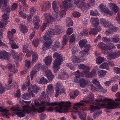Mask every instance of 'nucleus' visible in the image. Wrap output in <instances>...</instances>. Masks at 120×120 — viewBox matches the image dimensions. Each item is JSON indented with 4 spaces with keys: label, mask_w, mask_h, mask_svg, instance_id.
I'll list each match as a JSON object with an SVG mask.
<instances>
[{
    "label": "nucleus",
    "mask_w": 120,
    "mask_h": 120,
    "mask_svg": "<svg viewBox=\"0 0 120 120\" xmlns=\"http://www.w3.org/2000/svg\"><path fill=\"white\" fill-rule=\"evenodd\" d=\"M104 60V58L103 57L99 56L96 59V63L98 64H100L103 62Z\"/></svg>",
    "instance_id": "2f4dec72"
},
{
    "label": "nucleus",
    "mask_w": 120,
    "mask_h": 120,
    "mask_svg": "<svg viewBox=\"0 0 120 120\" xmlns=\"http://www.w3.org/2000/svg\"><path fill=\"white\" fill-rule=\"evenodd\" d=\"M52 57L51 56H48L46 57L44 60L45 62L47 65H50L52 61Z\"/></svg>",
    "instance_id": "6ab92c4d"
},
{
    "label": "nucleus",
    "mask_w": 120,
    "mask_h": 120,
    "mask_svg": "<svg viewBox=\"0 0 120 120\" xmlns=\"http://www.w3.org/2000/svg\"><path fill=\"white\" fill-rule=\"evenodd\" d=\"M42 65L41 64H38L36 65L35 66L34 68L35 70H37V71H39L41 69Z\"/></svg>",
    "instance_id": "58836bf2"
},
{
    "label": "nucleus",
    "mask_w": 120,
    "mask_h": 120,
    "mask_svg": "<svg viewBox=\"0 0 120 120\" xmlns=\"http://www.w3.org/2000/svg\"><path fill=\"white\" fill-rule=\"evenodd\" d=\"M96 73V71L95 70L92 71L90 73H88L87 74L88 75V77H91L92 76H94L95 75Z\"/></svg>",
    "instance_id": "8fccbe9b"
},
{
    "label": "nucleus",
    "mask_w": 120,
    "mask_h": 120,
    "mask_svg": "<svg viewBox=\"0 0 120 120\" xmlns=\"http://www.w3.org/2000/svg\"><path fill=\"white\" fill-rule=\"evenodd\" d=\"M45 20L48 23H51V22L53 20V18L51 16H49L48 18H46Z\"/></svg>",
    "instance_id": "680f3d73"
},
{
    "label": "nucleus",
    "mask_w": 120,
    "mask_h": 120,
    "mask_svg": "<svg viewBox=\"0 0 120 120\" xmlns=\"http://www.w3.org/2000/svg\"><path fill=\"white\" fill-rule=\"evenodd\" d=\"M116 96L117 99H115V101H120V92H118L116 94Z\"/></svg>",
    "instance_id": "bf43d9fd"
},
{
    "label": "nucleus",
    "mask_w": 120,
    "mask_h": 120,
    "mask_svg": "<svg viewBox=\"0 0 120 120\" xmlns=\"http://www.w3.org/2000/svg\"><path fill=\"white\" fill-rule=\"evenodd\" d=\"M89 4H86L87 6L88 7H90V6H93L94 4V0H88Z\"/></svg>",
    "instance_id": "4d7b16f0"
},
{
    "label": "nucleus",
    "mask_w": 120,
    "mask_h": 120,
    "mask_svg": "<svg viewBox=\"0 0 120 120\" xmlns=\"http://www.w3.org/2000/svg\"><path fill=\"white\" fill-rule=\"evenodd\" d=\"M25 65L26 67L29 68L31 67V62L29 60H25Z\"/></svg>",
    "instance_id": "09e8293b"
},
{
    "label": "nucleus",
    "mask_w": 120,
    "mask_h": 120,
    "mask_svg": "<svg viewBox=\"0 0 120 120\" xmlns=\"http://www.w3.org/2000/svg\"><path fill=\"white\" fill-rule=\"evenodd\" d=\"M53 57L55 59L54 63L61 65L63 61L62 57L60 54L57 52H55L53 54Z\"/></svg>",
    "instance_id": "39448f33"
},
{
    "label": "nucleus",
    "mask_w": 120,
    "mask_h": 120,
    "mask_svg": "<svg viewBox=\"0 0 120 120\" xmlns=\"http://www.w3.org/2000/svg\"><path fill=\"white\" fill-rule=\"evenodd\" d=\"M60 42L57 41L55 42V43L52 49L53 51H55L56 49L59 47Z\"/></svg>",
    "instance_id": "c9c22d12"
},
{
    "label": "nucleus",
    "mask_w": 120,
    "mask_h": 120,
    "mask_svg": "<svg viewBox=\"0 0 120 120\" xmlns=\"http://www.w3.org/2000/svg\"><path fill=\"white\" fill-rule=\"evenodd\" d=\"M84 105V104L83 103H77L74 104L73 108L76 111L72 110L71 111V117L72 119L75 120L76 119V117L74 115V114L75 113L77 114V112H78V107L80 108V106H83Z\"/></svg>",
    "instance_id": "423d86ee"
},
{
    "label": "nucleus",
    "mask_w": 120,
    "mask_h": 120,
    "mask_svg": "<svg viewBox=\"0 0 120 120\" xmlns=\"http://www.w3.org/2000/svg\"><path fill=\"white\" fill-rule=\"evenodd\" d=\"M60 89H55L56 90V93L55 94V96L57 97L59 94H61L63 93L64 94L65 93V91L64 89H62L60 91Z\"/></svg>",
    "instance_id": "4be33fe9"
},
{
    "label": "nucleus",
    "mask_w": 120,
    "mask_h": 120,
    "mask_svg": "<svg viewBox=\"0 0 120 120\" xmlns=\"http://www.w3.org/2000/svg\"><path fill=\"white\" fill-rule=\"evenodd\" d=\"M71 104L70 102L69 101H61L60 103L55 102L50 103L52 106L58 105V107H55L54 109L56 112L60 113L68 112L69 108L71 106Z\"/></svg>",
    "instance_id": "f03ea898"
},
{
    "label": "nucleus",
    "mask_w": 120,
    "mask_h": 120,
    "mask_svg": "<svg viewBox=\"0 0 120 120\" xmlns=\"http://www.w3.org/2000/svg\"><path fill=\"white\" fill-rule=\"evenodd\" d=\"M10 55L8 53L5 51H4L0 53V58L8 60Z\"/></svg>",
    "instance_id": "1a4fd4ad"
},
{
    "label": "nucleus",
    "mask_w": 120,
    "mask_h": 120,
    "mask_svg": "<svg viewBox=\"0 0 120 120\" xmlns=\"http://www.w3.org/2000/svg\"><path fill=\"white\" fill-rule=\"evenodd\" d=\"M29 78L30 77L29 76H27L25 82L26 85V86L29 87L28 88V90H29L31 89H34V87L33 85H30V80Z\"/></svg>",
    "instance_id": "a211bd4d"
},
{
    "label": "nucleus",
    "mask_w": 120,
    "mask_h": 120,
    "mask_svg": "<svg viewBox=\"0 0 120 120\" xmlns=\"http://www.w3.org/2000/svg\"><path fill=\"white\" fill-rule=\"evenodd\" d=\"M47 100L46 99L45 101H44L41 102L42 104L44 105L45 104L46 105L49 106L50 104V98H47Z\"/></svg>",
    "instance_id": "4c0bfd02"
},
{
    "label": "nucleus",
    "mask_w": 120,
    "mask_h": 120,
    "mask_svg": "<svg viewBox=\"0 0 120 120\" xmlns=\"http://www.w3.org/2000/svg\"><path fill=\"white\" fill-rule=\"evenodd\" d=\"M68 41V37L65 35L64 36L63 40L62 42V45L64 46L66 45Z\"/></svg>",
    "instance_id": "e433bc0d"
},
{
    "label": "nucleus",
    "mask_w": 120,
    "mask_h": 120,
    "mask_svg": "<svg viewBox=\"0 0 120 120\" xmlns=\"http://www.w3.org/2000/svg\"><path fill=\"white\" fill-rule=\"evenodd\" d=\"M37 72V70H35L34 69H33L32 71H31L30 74V77L31 80H32L33 78V77L35 74Z\"/></svg>",
    "instance_id": "3c124183"
},
{
    "label": "nucleus",
    "mask_w": 120,
    "mask_h": 120,
    "mask_svg": "<svg viewBox=\"0 0 120 120\" xmlns=\"http://www.w3.org/2000/svg\"><path fill=\"white\" fill-rule=\"evenodd\" d=\"M75 35L74 34H73L70 37V42H72L75 41Z\"/></svg>",
    "instance_id": "69168bd1"
},
{
    "label": "nucleus",
    "mask_w": 120,
    "mask_h": 120,
    "mask_svg": "<svg viewBox=\"0 0 120 120\" xmlns=\"http://www.w3.org/2000/svg\"><path fill=\"white\" fill-rule=\"evenodd\" d=\"M90 21L92 22V25L95 27H97L99 24V20L98 18H92Z\"/></svg>",
    "instance_id": "4468645a"
},
{
    "label": "nucleus",
    "mask_w": 120,
    "mask_h": 120,
    "mask_svg": "<svg viewBox=\"0 0 120 120\" xmlns=\"http://www.w3.org/2000/svg\"><path fill=\"white\" fill-rule=\"evenodd\" d=\"M28 46L27 45H25L23 46V52L25 53L27 52L28 51Z\"/></svg>",
    "instance_id": "864d4df0"
},
{
    "label": "nucleus",
    "mask_w": 120,
    "mask_h": 120,
    "mask_svg": "<svg viewBox=\"0 0 120 120\" xmlns=\"http://www.w3.org/2000/svg\"><path fill=\"white\" fill-rule=\"evenodd\" d=\"M38 59V55L36 52H34L32 55V61L33 63L35 62L36 60Z\"/></svg>",
    "instance_id": "f704fd0d"
},
{
    "label": "nucleus",
    "mask_w": 120,
    "mask_h": 120,
    "mask_svg": "<svg viewBox=\"0 0 120 120\" xmlns=\"http://www.w3.org/2000/svg\"><path fill=\"white\" fill-rule=\"evenodd\" d=\"M47 88L48 91H47V92H48L49 91H50L52 90L53 88V87L52 84H51L47 86Z\"/></svg>",
    "instance_id": "e2e57ef3"
},
{
    "label": "nucleus",
    "mask_w": 120,
    "mask_h": 120,
    "mask_svg": "<svg viewBox=\"0 0 120 120\" xmlns=\"http://www.w3.org/2000/svg\"><path fill=\"white\" fill-rule=\"evenodd\" d=\"M98 105L104 106L108 109H115L118 105L117 103L115 102L112 99L104 98L103 100L100 99H96L95 100Z\"/></svg>",
    "instance_id": "f257e3e1"
},
{
    "label": "nucleus",
    "mask_w": 120,
    "mask_h": 120,
    "mask_svg": "<svg viewBox=\"0 0 120 120\" xmlns=\"http://www.w3.org/2000/svg\"><path fill=\"white\" fill-rule=\"evenodd\" d=\"M31 96L33 97H35L32 91H30L28 93H24L23 95L22 98L24 99L29 100Z\"/></svg>",
    "instance_id": "f8f14e48"
},
{
    "label": "nucleus",
    "mask_w": 120,
    "mask_h": 120,
    "mask_svg": "<svg viewBox=\"0 0 120 120\" xmlns=\"http://www.w3.org/2000/svg\"><path fill=\"white\" fill-rule=\"evenodd\" d=\"M8 14L7 13H4L3 15V17L4 21H6L7 22H7L8 21V20L7 21V20L9 19V17H8Z\"/></svg>",
    "instance_id": "5fc2aeb1"
},
{
    "label": "nucleus",
    "mask_w": 120,
    "mask_h": 120,
    "mask_svg": "<svg viewBox=\"0 0 120 120\" xmlns=\"http://www.w3.org/2000/svg\"><path fill=\"white\" fill-rule=\"evenodd\" d=\"M78 107V112H76L77 114L81 120H86V114L84 112V111L86 110L85 109L83 108L80 110H79Z\"/></svg>",
    "instance_id": "6e6552de"
},
{
    "label": "nucleus",
    "mask_w": 120,
    "mask_h": 120,
    "mask_svg": "<svg viewBox=\"0 0 120 120\" xmlns=\"http://www.w3.org/2000/svg\"><path fill=\"white\" fill-rule=\"evenodd\" d=\"M8 38L9 40V41H11L13 40L12 38L13 37V34L11 33V32L10 31H8L7 33Z\"/></svg>",
    "instance_id": "a19ab883"
},
{
    "label": "nucleus",
    "mask_w": 120,
    "mask_h": 120,
    "mask_svg": "<svg viewBox=\"0 0 120 120\" xmlns=\"http://www.w3.org/2000/svg\"><path fill=\"white\" fill-rule=\"evenodd\" d=\"M9 43L10 44H11V47L12 49H15L19 47L18 45L13 40L9 41Z\"/></svg>",
    "instance_id": "cd10ccee"
},
{
    "label": "nucleus",
    "mask_w": 120,
    "mask_h": 120,
    "mask_svg": "<svg viewBox=\"0 0 120 120\" xmlns=\"http://www.w3.org/2000/svg\"><path fill=\"white\" fill-rule=\"evenodd\" d=\"M119 39L118 36L117 35L115 36L112 38V41L113 42L116 43L119 41Z\"/></svg>",
    "instance_id": "a18cd8bd"
},
{
    "label": "nucleus",
    "mask_w": 120,
    "mask_h": 120,
    "mask_svg": "<svg viewBox=\"0 0 120 120\" xmlns=\"http://www.w3.org/2000/svg\"><path fill=\"white\" fill-rule=\"evenodd\" d=\"M23 108V112L25 113L26 112L28 114H30L32 115L34 114V112H36L37 109L35 108L33 105H32V107L30 106L27 104L22 106Z\"/></svg>",
    "instance_id": "20e7f679"
},
{
    "label": "nucleus",
    "mask_w": 120,
    "mask_h": 120,
    "mask_svg": "<svg viewBox=\"0 0 120 120\" xmlns=\"http://www.w3.org/2000/svg\"><path fill=\"white\" fill-rule=\"evenodd\" d=\"M90 110L91 112H93L95 111H98L100 109L99 107L96 105H90Z\"/></svg>",
    "instance_id": "aec40b11"
},
{
    "label": "nucleus",
    "mask_w": 120,
    "mask_h": 120,
    "mask_svg": "<svg viewBox=\"0 0 120 120\" xmlns=\"http://www.w3.org/2000/svg\"><path fill=\"white\" fill-rule=\"evenodd\" d=\"M79 53L83 55L81 56L82 57H84L85 55H88L89 53L86 50H83L81 51Z\"/></svg>",
    "instance_id": "052dcab7"
},
{
    "label": "nucleus",
    "mask_w": 120,
    "mask_h": 120,
    "mask_svg": "<svg viewBox=\"0 0 120 120\" xmlns=\"http://www.w3.org/2000/svg\"><path fill=\"white\" fill-rule=\"evenodd\" d=\"M89 96L90 97H87L86 99H87L89 101V103H91L94 99V96L93 94L91 93H90L89 94Z\"/></svg>",
    "instance_id": "7c9ffc66"
},
{
    "label": "nucleus",
    "mask_w": 120,
    "mask_h": 120,
    "mask_svg": "<svg viewBox=\"0 0 120 120\" xmlns=\"http://www.w3.org/2000/svg\"><path fill=\"white\" fill-rule=\"evenodd\" d=\"M90 15L93 16H97L98 14L97 11L96 10L93 11L91 10L90 12Z\"/></svg>",
    "instance_id": "49530a36"
},
{
    "label": "nucleus",
    "mask_w": 120,
    "mask_h": 120,
    "mask_svg": "<svg viewBox=\"0 0 120 120\" xmlns=\"http://www.w3.org/2000/svg\"><path fill=\"white\" fill-rule=\"evenodd\" d=\"M106 71L101 70L98 71V74L100 77H102L105 76Z\"/></svg>",
    "instance_id": "473e14b6"
},
{
    "label": "nucleus",
    "mask_w": 120,
    "mask_h": 120,
    "mask_svg": "<svg viewBox=\"0 0 120 120\" xmlns=\"http://www.w3.org/2000/svg\"><path fill=\"white\" fill-rule=\"evenodd\" d=\"M52 7L54 11L56 12V14L58 13V12L57 11L58 10V8L56 6L55 2V1H54L53 2L52 4Z\"/></svg>",
    "instance_id": "79ce46f5"
},
{
    "label": "nucleus",
    "mask_w": 120,
    "mask_h": 120,
    "mask_svg": "<svg viewBox=\"0 0 120 120\" xmlns=\"http://www.w3.org/2000/svg\"><path fill=\"white\" fill-rule=\"evenodd\" d=\"M15 68V66L12 65L11 64H8V68L11 71H12V69Z\"/></svg>",
    "instance_id": "338daca9"
},
{
    "label": "nucleus",
    "mask_w": 120,
    "mask_h": 120,
    "mask_svg": "<svg viewBox=\"0 0 120 120\" xmlns=\"http://www.w3.org/2000/svg\"><path fill=\"white\" fill-rule=\"evenodd\" d=\"M109 5L112 7V10L116 13L118 11V8L117 6L113 3H110L109 4Z\"/></svg>",
    "instance_id": "5701e85b"
},
{
    "label": "nucleus",
    "mask_w": 120,
    "mask_h": 120,
    "mask_svg": "<svg viewBox=\"0 0 120 120\" xmlns=\"http://www.w3.org/2000/svg\"><path fill=\"white\" fill-rule=\"evenodd\" d=\"M100 68L106 69L108 70H109V67L108 66V64L107 62H105L101 64L99 66Z\"/></svg>",
    "instance_id": "a878e982"
},
{
    "label": "nucleus",
    "mask_w": 120,
    "mask_h": 120,
    "mask_svg": "<svg viewBox=\"0 0 120 120\" xmlns=\"http://www.w3.org/2000/svg\"><path fill=\"white\" fill-rule=\"evenodd\" d=\"M71 59L72 60V61L75 63H79L80 62L82 61V60L80 59L79 58H78L77 56L74 55L72 56H71Z\"/></svg>",
    "instance_id": "bb28decb"
},
{
    "label": "nucleus",
    "mask_w": 120,
    "mask_h": 120,
    "mask_svg": "<svg viewBox=\"0 0 120 120\" xmlns=\"http://www.w3.org/2000/svg\"><path fill=\"white\" fill-rule=\"evenodd\" d=\"M11 54L15 59L16 64H17V62L19 60V55L18 54V53L16 52L14 50H12Z\"/></svg>",
    "instance_id": "2eb2a0df"
},
{
    "label": "nucleus",
    "mask_w": 120,
    "mask_h": 120,
    "mask_svg": "<svg viewBox=\"0 0 120 120\" xmlns=\"http://www.w3.org/2000/svg\"><path fill=\"white\" fill-rule=\"evenodd\" d=\"M91 31H90L89 33L90 35H94L96 34L97 33V31L96 30V28H93V29H90Z\"/></svg>",
    "instance_id": "ea45409f"
},
{
    "label": "nucleus",
    "mask_w": 120,
    "mask_h": 120,
    "mask_svg": "<svg viewBox=\"0 0 120 120\" xmlns=\"http://www.w3.org/2000/svg\"><path fill=\"white\" fill-rule=\"evenodd\" d=\"M69 3L68 2H66L64 1L63 2V7L65 10L68 9Z\"/></svg>",
    "instance_id": "c03bdc74"
},
{
    "label": "nucleus",
    "mask_w": 120,
    "mask_h": 120,
    "mask_svg": "<svg viewBox=\"0 0 120 120\" xmlns=\"http://www.w3.org/2000/svg\"><path fill=\"white\" fill-rule=\"evenodd\" d=\"M40 20L38 17L37 16H35L33 18V23L34 25V28L38 29L39 28L38 24Z\"/></svg>",
    "instance_id": "ddd939ff"
},
{
    "label": "nucleus",
    "mask_w": 120,
    "mask_h": 120,
    "mask_svg": "<svg viewBox=\"0 0 120 120\" xmlns=\"http://www.w3.org/2000/svg\"><path fill=\"white\" fill-rule=\"evenodd\" d=\"M46 77L48 78L49 82L51 81L54 77V75L49 70H47L45 72Z\"/></svg>",
    "instance_id": "9b49d317"
},
{
    "label": "nucleus",
    "mask_w": 120,
    "mask_h": 120,
    "mask_svg": "<svg viewBox=\"0 0 120 120\" xmlns=\"http://www.w3.org/2000/svg\"><path fill=\"white\" fill-rule=\"evenodd\" d=\"M48 81L44 77L41 78L40 80L39 81V83L42 84H45L48 82Z\"/></svg>",
    "instance_id": "c756f323"
},
{
    "label": "nucleus",
    "mask_w": 120,
    "mask_h": 120,
    "mask_svg": "<svg viewBox=\"0 0 120 120\" xmlns=\"http://www.w3.org/2000/svg\"><path fill=\"white\" fill-rule=\"evenodd\" d=\"M102 11L105 13L108 16H111L112 15V13L107 8H104Z\"/></svg>",
    "instance_id": "72a5a7b5"
},
{
    "label": "nucleus",
    "mask_w": 120,
    "mask_h": 120,
    "mask_svg": "<svg viewBox=\"0 0 120 120\" xmlns=\"http://www.w3.org/2000/svg\"><path fill=\"white\" fill-rule=\"evenodd\" d=\"M78 67L80 69H84L83 72L85 74L87 73L90 70L89 67L87 66H86L83 64H81L78 65Z\"/></svg>",
    "instance_id": "9d476101"
},
{
    "label": "nucleus",
    "mask_w": 120,
    "mask_h": 120,
    "mask_svg": "<svg viewBox=\"0 0 120 120\" xmlns=\"http://www.w3.org/2000/svg\"><path fill=\"white\" fill-rule=\"evenodd\" d=\"M7 1H2L0 0V8L2 7V10L8 13L11 10L9 6L7 5Z\"/></svg>",
    "instance_id": "0eeeda50"
},
{
    "label": "nucleus",
    "mask_w": 120,
    "mask_h": 120,
    "mask_svg": "<svg viewBox=\"0 0 120 120\" xmlns=\"http://www.w3.org/2000/svg\"><path fill=\"white\" fill-rule=\"evenodd\" d=\"M81 14L78 12L75 11L72 13L73 16L75 17H79L81 15Z\"/></svg>",
    "instance_id": "6e6d98bb"
},
{
    "label": "nucleus",
    "mask_w": 120,
    "mask_h": 120,
    "mask_svg": "<svg viewBox=\"0 0 120 120\" xmlns=\"http://www.w3.org/2000/svg\"><path fill=\"white\" fill-rule=\"evenodd\" d=\"M80 86L82 88H84L86 85H87V82L84 79H82L80 80L79 82Z\"/></svg>",
    "instance_id": "393cba45"
},
{
    "label": "nucleus",
    "mask_w": 120,
    "mask_h": 120,
    "mask_svg": "<svg viewBox=\"0 0 120 120\" xmlns=\"http://www.w3.org/2000/svg\"><path fill=\"white\" fill-rule=\"evenodd\" d=\"M105 45L103 43L100 42L98 44V46L101 49L103 50L104 49Z\"/></svg>",
    "instance_id": "13d9d810"
},
{
    "label": "nucleus",
    "mask_w": 120,
    "mask_h": 120,
    "mask_svg": "<svg viewBox=\"0 0 120 120\" xmlns=\"http://www.w3.org/2000/svg\"><path fill=\"white\" fill-rule=\"evenodd\" d=\"M86 6V7L87 6L86 5L85 6L84 5V4H81L79 6V8H80L81 10L83 11H85V10H86L87 9V7Z\"/></svg>",
    "instance_id": "603ef678"
},
{
    "label": "nucleus",
    "mask_w": 120,
    "mask_h": 120,
    "mask_svg": "<svg viewBox=\"0 0 120 120\" xmlns=\"http://www.w3.org/2000/svg\"><path fill=\"white\" fill-rule=\"evenodd\" d=\"M19 28L21 32L24 34H25L28 31L27 27L22 23L19 26Z\"/></svg>",
    "instance_id": "f3484780"
},
{
    "label": "nucleus",
    "mask_w": 120,
    "mask_h": 120,
    "mask_svg": "<svg viewBox=\"0 0 120 120\" xmlns=\"http://www.w3.org/2000/svg\"><path fill=\"white\" fill-rule=\"evenodd\" d=\"M58 34V33L56 32L55 30H52L51 31L47 32L44 36V38L45 42H44V45L46 49L43 48L42 49L43 50H47L50 47V46L52 43V40L51 39V37L52 34L53 35Z\"/></svg>",
    "instance_id": "7ed1b4c3"
},
{
    "label": "nucleus",
    "mask_w": 120,
    "mask_h": 120,
    "mask_svg": "<svg viewBox=\"0 0 120 120\" xmlns=\"http://www.w3.org/2000/svg\"><path fill=\"white\" fill-rule=\"evenodd\" d=\"M39 43V41L38 39H35L32 41V44L34 45V47H37Z\"/></svg>",
    "instance_id": "37998d69"
},
{
    "label": "nucleus",
    "mask_w": 120,
    "mask_h": 120,
    "mask_svg": "<svg viewBox=\"0 0 120 120\" xmlns=\"http://www.w3.org/2000/svg\"><path fill=\"white\" fill-rule=\"evenodd\" d=\"M53 69L54 72L55 73H57L60 69V65L53 63Z\"/></svg>",
    "instance_id": "412c9836"
},
{
    "label": "nucleus",
    "mask_w": 120,
    "mask_h": 120,
    "mask_svg": "<svg viewBox=\"0 0 120 120\" xmlns=\"http://www.w3.org/2000/svg\"><path fill=\"white\" fill-rule=\"evenodd\" d=\"M100 21L102 25L104 26L107 27L109 24L108 21L104 19H101Z\"/></svg>",
    "instance_id": "c85d7f7f"
},
{
    "label": "nucleus",
    "mask_w": 120,
    "mask_h": 120,
    "mask_svg": "<svg viewBox=\"0 0 120 120\" xmlns=\"http://www.w3.org/2000/svg\"><path fill=\"white\" fill-rule=\"evenodd\" d=\"M50 6V4L49 2H45L41 6V10L42 11H45L49 8Z\"/></svg>",
    "instance_id": "dca6fc26"
},
{
    "label": "nucleus",
    "mask_w": 120,
    "mask_h": 120,
    "mask_svg": "<svg viewBox=\"0 0 120 120\" xmlns=\"http://www.w3.org/2000/svg\"><path fill=\"white\" fill-rule=\"evenodd\" d=\"M116 19L118 23L120 24V13L119 12L118 13L116 17Z\"/></svg>",
    "instance_id": "774afa93"
},
{
    "label": "nucleus",
    "mask_w": 120,
    "mask_h": 120,
    "mask_svg": "<svg viewBox=\"0 0 120 120\" xmlns=\"http://www.w3.org/2000/svg\"><path fill=\"white\" fill-rule=\"evenodd\" d=\"M91 47V46L90 44H86L84 47V49L88 52L89 50Z\"/></svg>",
    "instance_id": "de8ad7c7"
},
{
    "label": "nucleus",
    "mask_w": 120,
    "mask_h": 120,
    "mask_svg": "<svg viewBox=\"0 0 120 120\" xmlns=\"http://www.w3.org/2000/svg\"><path fill=\"white\" fill-rule=\"evenodd\" d=\"M103 41L106 43H108L110 41V39L106 37H104L102 38Z\"/></svg>",
    "instance_id": "0e129e2a"
},
{
    "label": "nucleus",
    "mask_w": 120,
    "mask_h": 120,
    "mask_svg": "<svg viewBox=\"0 0 120 120\" xmlns=\"http://www.w3.org/2000/svg\"><path fill=\"white\" fill-rule=\"evenodd\" d=\"M87 42V41L86 40H81L79 42V45L81 48H82L85 46Z\"/></svg>",
    "instance_id": "b1692460"
}]
</instances>
